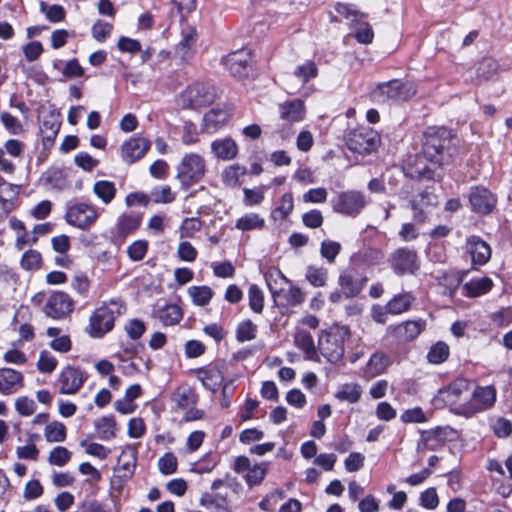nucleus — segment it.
I'll return each instance as SVG.
<instances>
[{
  "instance_id": "1",
  "label": "nucleus",
  "mask_w": 512,
  "mask_h": 512,
  "mask_svg": "<svg viewBox=\"0 0 512 512\" xmlns=\"http://www.w3.org/2000/svg\"><path fill=\"white\" fill-rule=\"evenodd\" d=\"M457 154V139L450 130L429 128L422 136V155L437 168L452 162Z\"/></svg>"
},
{
  "instance_id": "2",
  "label": "nucleus",
  "mask_w": 512,
  "mask_h": 512,
  "mask_svg": "<svg viewBox=\"0 0 512 512\" xmlns=\"http://www.w3.org/2000/svg\"><path fill=\"white\" fill-rule=\"evenodd\" d=\"M349 336V329L345 326H332L323 331L318 342L320 353L330 363L339 362L344 356V343Z\"/></svg>"
},
{
  "instance_id": "3",
  "label": "nucleus",
  "mask_w": 512,
  "mask_h": 512,
  "mask_svg": "<svg viewBox=\"0 0 512 512\" xmlns=\"http://www.w3.org/2000/svg\"><path fill=\"white\" fill-rule=\"evenodd\" d=\"M216 96L214 86L195 82L177 96L176 104L181 109H197L212 104Z\"/></svg>"
},
{
  "instance_id": "4",
  "label": "nucleus",
  "mask_w": 512,
  "mask_h": 512,
  "mask_svg": "<svg viewBox=\"0 0 512 512\" xmlns=\"http://www.w3.org/2000/svg\"><path fill=\"white\" fill-rule=\"evenodd\" d=\"M206 163L203 157L198 154L185 155L177 167V179L184 189L199 182L205 174Z\"/></svg>"
},
{
  "instance_id": "5",
  "label": "nucleus",
  "mask_w": 512,
  "mask_h": 512,
  "mask_svg": "<svg viewBox=\"0 0 512 512\" xmlns=\"http://www.w3.org/2000/svg\"><path fill=\"white\" fill-rule=\"evenodd\" d=\"M416 93L413 85L395 79L380 84L373 92L372 97L376 102L405 101Z\"/></svg>"
},
{
  "instance_id": "6",
  "label": "nucleus",
  "mask_w": 512,
  "mask_h": 512,
  "mask_svg": "<svg viewBox=\"0 0 512 512\" xmlns=\"http://www.w3.org/2000/svg\"><path fill=\"white\" fill-rule=\"evenodd\" d=\"M378 143V134L374 130L366 127H360L349 132L346 142L349 150L359 154L374 151Z\"/></svg>"
},
{
  "instance_id": "7",
  "label": "nucleus",
  "mask_w": 512,
  "mask_h": 512,
  "mask_svg": "<svg viewBox=\"0 0 512 512\" xmlns=\"http://www.w3.org/2000/svg\"><path fill=\"white\" fill-rule=\"evenodd\" d=\"M366 204L367 201L362 192L350 190L340 193L333 200V209L337 213L355 217L364 209Z\"/></svg>"
},
{
  "instance_id": "8",
  "label": "nucleus",
  "mask_w": 512,
  "mask_h": 512,
  "mask_svg": "<svg viewBox=\"0 0 512 512\" xmlns=\"http://www.w3.org/2000/svg\"><path fill=\"white\" fill-rule=\"evenodd\" d=\"M115 312L107 307L97 308L90 317L89 334L93 337H102L114 327Z\"/></svg>"
},
{
  "instance_id": "9",
  "label": "nucleus",
  "mask_w": 512,
  "mask_h": 512,
  "mask_svg": "<svg viewBox=\"0 0 512 512\" xmlns=\"http://www.w3.org/2000/svg\"><path fill=\"white\" fill-rule=\"evenodd\" d=\"M73 307L74 302L68 294L54 292L44 306V313L53 319H63L73 311Z\"/></svg>"
},
{
  "instance_id": "10",
  "label": "nucleus",
  "mask_w": 512,
  "mask_h": 512,
  "mask_svg": "<svg viewBox=\"0 0 512 512\" xmlns=\"http://www.w3.org/2000/svg\"><path fill=\"white\" fill-rule=\"evenodd\" d=\"M97 218L98 214L95 207L85 203L71 206L66 213L67 222L81 229L89 228Z\"/></svg>"
},
{
  "instance_id": "11",
  "label": "nucleus",
  "mask_w": 512,
  "mask_h": 512,
  "mask_svg": "<svg viewBox=\"0 0 512 512\" xmlns=\"http://www.w3.org/2000/svg\"><path fill=\"white\" fill-rule=\"evenodd\" d=\"M451 432L452 430L447 427H437L432 430L422 431L416 447L417 452L425 453L427 451L439 450L444 446Z\"/></svg>"
},
{
  "instance_id": "12",
  "label": "nucleus",
  "mask_w": 512,
  "mask_h": 512,
  "mask_svg": "<svg viewBox=\"0 0 512 512\" xmlns=\"http://www.w3.org/2000/svg\"><path fill=\"white\" fill-rule=\"evenodd\" d=\"M390 264L397 275L414 274L418 270L417 254L408 248H399L390 256Z\"/></svg>"
},
{
  "instance_id": "13",
  "label": "nucleus",
  "mask_w": 512,
  "mask_h": 512,
  "mask_svg": "<svg viewBox=\"0 0 512 512\" xmlns=\"http://www.w3.org/2000/svg\"><path fill=\"white\" fill-rule=\"evenodd\" d=\"M471 209L479 214H489L496 206V197L485 187L471 188L469 195Z\"/></svg>"
},
{
  "instance_id": "14",
  "label": "nucleus",
  "mask_w": 512,
  "mask_h": 512,
  "mask_svg": "<svg viewBox=\"0 0 512 512\" xmlns=\"http://www.w3.org/2000/svg\"><path fill=\"white\" fill-rule=\"evenodd\" d=\"M85 381L84 372L73 366H66L59 376L60 393L61 394H75L83 386Z\"/></svg>"
},
{
  "instance_id": "15",
  "label": "nucleus",
  "mask_w": 512,
  "mask_h": 512,
  "mask_svg": "<svg viewBox=\"0 0 512 512\" xmlns=\"http://www.w3.org/2000/svg\"><path fill=\"white\" fill-rule=\"evenodd\" d=\"M225 66L235 77H246L251 68L252 58L248 50L241 49L225 58Z\"/></svg>"
},
{
  "instance_id": "16",
  "label": "nucleus",
  "mask_w": 512,
  "mask_h": 512,
  "mask_svg": "<svg viewBox=\"0 0 512 512\" xmlns=\"http://www.w3.org/2000/svg\"><path fill=\"white\" fill-rule=\"evenodd\" d=\"M425 325L426 322L422 319L409 320L395 326H389L388 331H390L399 342L406 343L414 340L423 331Z\"/></svg>"
},
{
  "instance_id": "17",
  "label": "nucleus",
  "mask_w": 512,
  "mask_h": 512,
  "mask_svg": "<svg viewBox=\"0 0 512 512\" xmlns=\"http://www.w3.org/2000/svg\"><path fill=\"white\" fill-rule=\"evenodd\" d=\"M24 386V376L12 368H0V393L10 395Z\"/></svg>"
},
{
  "instance_id": "18",
  "label": "nucleus",
  "mask_w": 512,
  "mask_h": 512,
  "mask_svg": "<svg viewBox=\"0 0 512 512\" xmlns=\"http://www.w3.org/2000/svg\"><path fill=\"white\" fill-rule=\"evenodd\" d=\"M150 148L145 138H131L122 145V159L127 163H134L141 159Z\"/></svg>"
},
{
  "instance_id": "19",
  "label": "nucleus",
  "mask_w": 512,
  "mask_h": 512,
  "mask_svg": "<svg viewBox=\"0 0 512 512\" xmlns=\"http://www.w3.org/2000/svg\"><path fill=\"white\" fill-rule=\"evenodd\" d=\"M61 121L59 114L49 112L43 115L40 121V133L44 145L52 144L60 130Z\"/></svg>"
},
{
  "instance_id": "20",
  "label": "nucleus",
  "mask_w": 512,
  "mask_h": 512,
  "mask_svg": "<svg viewBox=\"0 0 512 512\" xmlns=\"http://www.w3.org/2000/svg\"><path fill=\"white\" fill-rule=\"evenodd\" d=\"M468 252L474 264L483 265L488 262L491 257V249L489 245L478 237H471L468 240Z\"/></svg>"
},
{
  "instance_id": "21",
  "label": "nucleus",
  "mask_w": 512,
  "mask_h": 512,
  "mask_svg": "<svg viewBox=\"0 0 512 512\" xmlns=\"http://www.w3.org/2000/svg\"><path fill=\"white\" fill-rule=\"evenodd\" d=\"M498 74L499 64L495 59L485 57L478 62L476 67V80L478 84L485 81L495 80Z\"/></svg>"
},
{
  "instance_id": "22",
  "label": "nucleus",
  "mask_w": 512,
  "mask_h": 512,
  "mask_svg": "<svg viewBox=\"0 0 512 512\" xmlns=\"http://www.w3.org/2000/svg\"><path fill=\"white\" fill-rule=\"evenodd\" d=\"M279 108L281 118L287 122H300L304 119L305 107L301 100L295 99L285 102Z\"/></svg>"
},
{
  "instance_id": "23",
  "label": "nucleus",
  "mask_w": 512,
  "mask_h": 512,
  "mask_svg": "<svg viewBox=\"0 0 512 512\" xmlns=\"http://www.w3.org/2000/svg\"><path fill=\"white\" fill-rule=\"evenodd\" d=\"M367 278H354L350 273L344 272L339 276V285L346 298L357 296L363 289Z\"/></svg>"
},
{
  "instance_id": "24",
  "label": "nucleus",
  "mask_w": 512,
  "mask_h": 512,
  "mask_svg": "<svg viewBox=\"0 0 512 512\" xmlns=\"http://www.w3.org/2000/svg\"><path fill=\"white\" fill-rule=\"evenodd\" d=\"M211 149L215 156L221 160L234 159L238 153V147L231 138L218 139L212 142Z\"/></svg>"
},
{
  "instance_id": "25",
  "label": "nucleus",
  "mask_w": 512,
  "mask_h": 512,
  "mask_svg": "<svg viewBox=\"0 0 512 512\" xmlns=\"http://www.w3.org/2000/svg\"><path fill=\"white\" fill-rule=\"evenodd\" d=\"M415 298L410 293H401L394 296L385 306L386 311L398 315L410 309Z\"/></svg>"
},
{
  "instance_id": "26",
  "label": "nucleus",
  "mask_w": 512,
  "mask_h": 512,
  "mask_svg": "<svg viewBox=\"0 0 512 512\" xmlns=\"http://www.w3.org/2000/svg\"><path fill=\"white\" fill-rule=\"evenodd\" d=\"M389 364L390 361L386 354L383 352H375L367 363L365 373L368 377H375L383 373Z\"/></svg>"
},
{
  "instance_id": "27",
  "label": "nucleus",
  "mask_w": 512,
  "mask_h": 512,
  "mask_svg": "<svg viewBox=\"0 0 512 512\" xmlns=\"http://www.w3.org/2000/svg\"><path fill=\"white\" fill-rule=\"evenodd\" d=\"M93 192L104 204H109L115 198L117 189L113 182L99 180L94 183Z\"/></svg>"
},
{
  "instance_id": "28",
  "label": "nucleus",
  "mask_w": 512,
  "mask_h": 512,
  "mask_svg": "<svg viewBox=\"0 0 512 512\" xmlns=\"http://www.w3.org/2000/svg\"><path fill=\"white\" fill-rule=\"evenodd\" d=\"M492 286V280L488 277H483L480 279H473L467 282L466 284H464L463 288L466 291L467 296L478 297L490 291Z\"/></svg>"
},
{
  "instance_id": "29",
  "label": "nucleus",
  "mask_w": 512,
  "mask_h": 512,
  "mask_svg": "<svg viewBox=\"0 0 512 512\" xmlns=\"http://www.w3.org/2000/svg\"><path fill=\"white\" fill-rule=\"evenodd\" d=\"M294 342L298 348L304 351L307 359H315L314 357L316 356V348L314 345L313 337L309 332L305 330H299L295 334Z\"/></svg>"
},
{
  "instance_id": "30",
  "label": "nucleus",
  "mask_w": 512,
  "mask_h": 512,
  "mask_svg": "<svg viewBox=\"0 0 512 512\" xmlns=\"http://www.w3.org/2000/svg\"><path fill=\"white\" fill-rule=\"evenodd\" d=\"M198 400V396L193 389L189 387L178 388L173 395V401L177 407L181 409H188L195 406Z\"/></svg>"
},
{
  "instance_id": "31",
  "label": "nucleus",
  "mask_w": 512,
  "mask_h": 512,
  "mask_svg": "<svg viewBox=\"0 0 512 512\" xmlns=\"http://www.w3.org/2000/svg\"><path fill=\"white\" fill-rule=\"evenodd\" d=\"M157 317L166 326L177 324L182 318V311L179 306L169 304L157 310Z\"/></svg>"
},
{
  "instance_id": "32",
  "label": "nucleus",
  "mask_w": 512,
  "mask_h": 512,
  "mask_svg": "<svg viewBox=\"0 0 512 512\" xmlns=\"http://www.w3.org/2000/svg\"><path fill=\"white\" fill-rule=\"evenodd\" d=\"M196 36V31L192 28L183 32L182 40L176 46V53L181 59H186L190 56L196 42Z\"/></svg>"
},
{
  "instance_id": "33",
  "label": "nucleus",
  "mask_w": 512,
  "mask_h": 512,
  "mask_svg": "<svg viewBox=\"0 0 512 512\" xmlns=\"http://www.w3.org/2000/svg\"><path fill=\"white\" fill-rule=\"evenodd\" d=\"M473 397L482 405L481 409H488L496 401V389L493 386L477 387L473 392Z\"/></svg>"
},
{
  "instance_id": "34",
  "label": "nucleus",
  "mask_w": 512,
  "mask_h": 512,
  "mask_svg": "<svg viewBox=\"0 0 512 512\" xmlns=\"http://www.w3.org/2000/svg\"><path fill=\"white\" fill-rule=\"evenodd\" d=\"M246 174V167L239 164H233L224 169L222 180L226 186L236 187L239 185V179Z\"/></svg>"
},
{
  "instance_id": "35",
  "label": "nucleus",
  "mask_w": 512,
  "mask_h": 512,
  "mask_svg": "<svg viewBox=\"0 0 512 512\" xmlns=\"http://www.w3.org/2000/svg\"><path fill=\"white\" fill-rule=\"evenodd\" d=\"M198 377L202 384L211 391H216L222 381L221 372L215 368L199 370Z\"/></svg>"
},
{
  "instance_id": "36",
  "label": "nucleus",
  "mask_w": 512,
  "mask_h": 512,
  "mask_svg": "<svg viewBox=\"0 0 512 512\" xmlns=\"http://www.w3.org/2000/svg\"><path fill=\"white\" fill-rule=\"evenodd\" d=\"M469 381L465 378H457L450 383L445 389L440 390L441 394H447L449 401L457 400L463 392L469 389Z\"/></svg>"
},
{
  "instance_id": "37",
  "label": "nucleus",
  "mask_w": 512,
  "mask_h": 512,
  "mask_svg": "<svg viewBox=\"0 0 512 512\" xmlns=\"http://www.w3.org/2000/svg\"><path fill=\"white\" fill-rule=\"evenodd\" d=\"M228 118L229 113L226 110L222 108H213L204 115L203 121L208 129H216L220 125H223Z\"/></svg>"
},
{
  "instance_id": "38",
  "label": "nucleus",
  "mask_w": 512,
  "mask_h": 512,
  "mask_svg": "<svg viewBox=\"0 0 512 512\" xmlns=\"http://www.w3.org/2000/svg\"><path fill=\"white\" fill-rule=\"evenodd\" d=\"M188 294L197 306L208 304L213 296V291L208 286H192L188 289Z\"/></svg>"
},
{
  "instance_id": "39",
  "label": "nucleus",
  "mask_w": 512,
  "mask_h": 512,
  "mask_svg": "<svg viewBox=\"0 0 512 512\" xmlns=\"http://www.w3.org/2000/svg\"><path fill=\"white\" fill-rule=\"evenodd\" d=\"M140 223V216L123 214L118 218L117 221L118 233L125 236L136 230L139 227Z\"/></svg>"
},
{
  "instance_id": "40",
  "label": "nucleus",
  "mask_w": 512,
  "mask_h": 512,
  "mask_svg": "<svg viewBox=\"0 0 512 512\" xmlns=\"http://www.w3.org/2000/svg\"><path fill=\"white\" fill-rule=\"evenodd\" d=\"M44 435L48 442H63L66 439V427L63 423L54 421L45 427Z\"/></svg>"
},
{
  "instance_id": "41",
  "label": "nucleus",
  "mask_w": 512,
  "mask_h": 512,
  "mask_svg": "<svg viewBox=\"0 0 512 512\" xmlns=\"http://www.w3.org/2000/svg\"><path fill=\"white\" fill-rule=\"evenodd\" d=\"M362 394L361 386L358 384H346L340 391L336 393V398L341 401L349 403H356L359 401Z\"/></svg>"
},
{
  "instance_id": "42",
  "label": "nucleus",
  "mask_w": 512,
  "mask_h": 512,
  "mask_svg": "<svg viewBox=\"0 0 512 512\" xmlns=\"http://www.w3.org/2000/svg\"><path fill=\"white\" fill-rule=\"evenodd\" d=\"M264 225V219L258 214L250 213L242 216L236 222L235 227L242 231H249L257 228H261Z\"/></svg>"
},
{
  "instance_id": "43",
  "label": "nucleus",
  "mask_w": 512,
  "mask_h": 512,
  "mask_svg": "<svg viewBox=\"0 0 512 512\" xmlns=\"http://www.w3.org/2000/svg\"><path fill=\"white\" fill-rule=\"evenodd\" d=\"M20 264L24 270H38L42 264V256L37 250L30 249L23 254Z\"/></svg>"
},
{
  "instance_id": "44",
  "label": "nucleus",
  "mask_w": 512,
  "mask_h": 512,
  "mask_svg": "<svg viewBox=\"0 0 512 512\" xmlns=\"http://www.w3.org/2000/svg\"><path fill=\"white\" fill-rule=\"evenodd\" d=\"M449 356V347L444 342H437L434 344L428 355V361L433 364H440L444 362Z\"/></svg>"
},
{
  "instance_id": "45",
  "label": "nucleus",
  "mask_w": 512,
  "mask_h": 512,
  "mask_svg": "<svg viewBox=\"0 0 512 512\" xmlns=\"http://www.w3.org/2000/svg\"><path fill=\"white\" fill-rule=\"evenodd\" d=\"M412 175L419 179L426 180H439L441 178V174L438 170L432 169L427 165H423L420 159L414 164Z\"/></svg>"
},
{
  "instance_id": "46",
  "label": "nucleus",
  "mask_w": 512,
  "mask_h": 512,
  "mask_svg": "<svg viewBox=\"0 0 512 512\" xmlns=\"http://www.w3.org/2000/svg\"><path fill=\"white\" fill-rule=\"evenodd\" d=\"M249 306L255 313H261L264 308V295L261 289L252 284L248 291Z\"/></svg>"
},
{
  "instance_id": "47",
  "label": "nucleus",
  "mask_w": 512,
  "mask_h": 512,
  "mask_svg": "<svg viewBox=\"0 0 512 512\" xmlns=\"http://www.w3.org/2000/svg\"><path fill=\"white\" fill-rule=\"evenodd\" d=\"M463 277L464 274H460L459 272H451L449 274H445L440 282V284L445 288L443 293H449V295L452 296L460 286Z\"/></svg>"
},
{
  "instance_id": "48",
  "label": "nucleus",
  "mask_w": 512,
  "mask_h": 512,
  "mask_svg": "<svg viewBox=\"0 0 512 512\" xmlns=\"http://www.w3.org/2000/svg\"><path fill=\"white\" fill-rule=\"evenodd\" d=\"M72 453L63 446L55 447L49 454L48 461L51 465L62 467L70 461Z\"/></svg>"
},
{
  "instance_id": "49",
  "label": "nucleus",
  "mask_w": 512,
  "mask_h": 512,
  "mask_svg": "<svg viewBox=\"0 0 512 512\" xmlns=\"http://www.w3.org/2000/svg\"><path fill=\"white\" fill-rule=\"evenodd\" d=\"M95 426L101 439L108 440L115 436L116 423L113 417H103L95 423Z\"/></svg>"
},
{
  "instance_id": "50",
  "label": "nucleus",
  "mask_w": 512,
  "mask_h": 512,
  "mask_svg": "<svg viewBox=\"0 0 512 512\" xmlns=\"http://www.w3.org/2000/svg\"><path fill=\"white\" fill-rule=\"evenodd\" d=\"M354 36L361 44H370L373 41L374 33L367 22H357L354 26Z\"/></svg>"
},
{
  "instance_id": "51",
  "label": "nucleus",
  "mask_w": 512,
  "mask_h": 512,
  "mask_svg": "<svg viewBox=\"0 0 512 512\" xmlns=\"http://www.w3.org/2000/svg\"><path fill=\"white\" fill-rule=\"evenodd\" d=\"M178 467V461L176 456L171 453H165L159 460H158V469L159 471L164 475H170L177 471Z\"/></svg>"
},
{
  "instance_id": "52",
  "label": "nucleus",
  "mask_w": 512,
  "mask_h": 512,
  "mask_svg": "<svg viewBox=\"0 0 512 512\" xmlns=\"http://www.w3.org/2000/svg\"><path fill=\"white\" fill-rule=\"evenodd\" d=\"M267 472L266 463L254 465L247 472L245 479L249 486L258 485L262 482Z\"/></svg>"
},
{
  "instance_id": "53",
  "label": "nucleus",
  "mask_w": 512,
  "mask_h": 512,
  "mask_svg": "<svg viewBox=\"0 0 512 512\" xmlns=\"http://www.w3.org/2000/svg\"><path fill=\"white\" fill-rule=\"evenodd\" d=\"M256 325L251 320L243 321L237 328V340L240 342L250 341L256 337Z\"/></svg>"
},
{
  "instance_id": "54",
  "label": "nucleus",
  "mask_w": 512,
  "mask_h": 512,
  "mask_svg": "<svg viewBox=\"0 0 512 512\" xmlns=\"http://www.w3.org/2000/svg\"><path fill=\"white\" fill-rule=\"evenodd\" d=\"M306 278L314 287H322L326 284L327 270L324 268L309 266Z\"/></svg>"
},
{
  "instance_id": "55",
  "label": "nucleus",
  "mask_w": 512,
  "mask_h": 512,
  "mask_svg": "<svg viewBox=\"0 0 512 512\" xmlns=\"http://www.w3.org/2000/svg\"><path fill=\"white\" fill-rule=\"evenodd\" d=\"M341 250V245L338 242L325 240L321 244V256L329 263H333Z\"/></svg>"
},
{
  "instance_id": "56",
  "label": "nucleus",
  "mask_w": 512,
  "mask_h": 512,
  "mask_svg": "<svg viewBox=\"0 0 512 512\" xmlns=\"http://www.w3.org/2000/svg\"><path fill=\"white\" fill-rule=\"evenodd\" d=\"M15 409L22 416H30L36 410V403L33 399L22 396L16 399Z\"/></svg>"
},
{
  "instance_id": "57",
  "label": "nucleus",
  "mask_w": 512,
  "mask_h": 512,
  "mask_svg": "<svg viewBox=\"0 0 512 512\" xmlns=\"http://www.w3.org/2000/svg\"><path fill=\"white\" fill-rule=\"evenodd\" d=\"M150 196L154 203H171L175 199V195L169 186L153 189Z\"/></svg>"
},
{
  "instance_id": "58",
  "label": "nucleus",
  "mask_w": 512,
  "mask_h": 512,
  "mask_svg": "<svg viewBox=\"0 0 512 512\" xmlns=\"http://www.w3.org/2000/svg\"><path fill=\"white\" fill-rule=\"evenodd\" d=\"M57 366V360L48 352L41 351L37 368L44 373H51Z\"/></svg>"
},
{
  "instance_id": "59",
  "label": "nucleus",
  "mask_w": 512,
  "mask_h": 512,
  "mask_svg": "<svg viewBox=\"0 0 512 512\" xmlns=\"http://www.w3.org/2000/svg\"><path fill=\"white\" fill-rule=\"evenodd\" d=\"M335 10L338 14L344 16L346 19L356 20L357 17L365 18L367 14L359 12L352 4L337 3Z\"/></svg>"
},
{
  "instance_id": "60",
  "label": "nucleus",
  "mask_w": 512,
  "mask_h": 512,
  "mask_svg": "<svg viewBox=\"0 0 512 512\" xmlns=\"http://www.w3.org/2000/svg\"><path fill=\"white\" fill-rule=\"evenodd\" d=\"M148 249V243L144 240L135 241L128 247V255L134 261L142 260Z\"/></svg>"
},
{
  "instance_id": "61",
  "label": "nucleus",
  "mask_w": 512,
  "mask_h": 512,
  "mask_svg": "<svg viewBox=\"0 0 512 512\" xmlns=\"http://www.w3.org/2000/svg\"><path fill=\"white\" fill-rule=\"evenodd\" d=\"M317 67L313 62H308L304 65L297 67L295 70V76L299 78L303 83L308 82L311 78L316 77Z\"/></svg>"
},
{
  "instance_id": "62",
  "label": "nucleus",
  "mask_w": 512,
  "mask_h": 512,
  "mask_svg": "<svg viewBox=\"0 0 512 512\" xmlns=\"http://www.w3.org/2000/svg\"><path fill=\"white\" fill-rule=\"evenodd\" d=\"M202 227V222L197 218H186L181 226V237H192Z\"/></svg>"
},
{
  "instance_id": "63",
  "label": "nucleus",
  "mask_w": 512,
  "mask_h": 512,
  "mask_svg": "<svg viewBox=\"0 0 512 512\" xmlns=\"http://www.w3.org/2000/svg\"><path fill=\"white\" fill-rule=\"evenodd\" d=\"M125 330L129 337L133 340L139 339L146 330L145 323L139 319L130 320Z\"/></svg>"
},
{
  "instance_id": "64",
  "label": "nucleus",
  "mask_w": 512,
  "mask_h": 512,
  "mask_svg": "<svg viewBox=\"0 0 512 512\" xmlns=\"http://www.w3.org/2000/svg\"><path fill=\"white\" fill-rule=\"evenodd\" d=\"M113 26L109 23L98 21L92 27V35L98 41H104L111 33Z\"/></svg>"
}]
</instances>
